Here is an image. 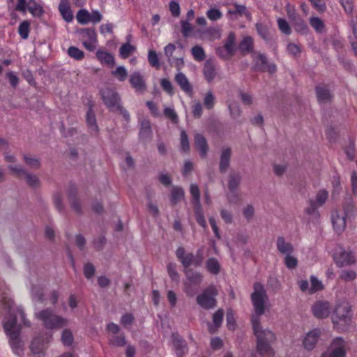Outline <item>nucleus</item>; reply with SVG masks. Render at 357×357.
<instances>
[{
  "instance_id": "f257e3e1",
  "label": "nucleus",
  "mask_w": 357,
  "mask_h": 357,
  "mask_svg": "<svg viewBox=\"0 0 357 357\" xmlns=\"http://www.w3.org/2000/svg\"><path fill=\"white\" fill-rule=\"evenodd\" d=\"M3 305L8 309V314L4 319L3 327L6 334L9 337V344L13 351L18 356L23 354V343L20 337L22 330L21 324H17L19 317L25 326H30L31 323L25 317L22 308L15 307L11 299L3 298Z\"/></svg>"
},
{
  "instance_id": "f03ea898",
  "label": "nucleus",
  "mask_w": 357,
  "mask_h": 357,
  "mask_svg": "<svg viewBox=\"0 0 357 357\" xmlns=\"http://www.w3.org/2000/svg\"><path fill=\"white\" fill-rule=\"evenodd\" d=\"M251 301L255 313L251 318L252 329L257 342L273 344L276 340L275 334L268 328H264L260 323V317L264 314L268 297L264 285L260 282H255Z\"/></svg>"
},
{
  "instance_id": "7ed1b4c3",
  "label": "nucleus",
  "mask_w": 357,
  "mask_h": 357,
  "mask_svg": "<svg viewBox=\"0 0 357 357\" xmlns=\"http://www.w3.org/2000/svg\"><path fill=\"white\" fill-rule=\"evenodd\" d=\"M36 319L42 321L43 326L47 329H60L68 325L67 319L54 313L50 308L44 309L35 313Z\"/></svg>"
},
{
  "instance_id": "20e7f679",
  "label": "nucleus",
  "mask_w": 357,
  "mask_h": 357,
  "mask_svg": "<svg viewBox=\"0 0 357 357\" xmlns=\"http://www.w3.org/2000/svg\"><path fill=\"white\" fill-rule=\"evenodd\" d=\"M332 320L337 331H344L348 328L351 322V313L347 304L336 305Z\"/></svg>"
},
{
  "instance_id": "39448f33",
  "label": "nucleus",
  "mask_w": 357,
  "mask_h": 357,
  "mask_svg": "<svg viewBox=\"0 0 357 357\" xmlns=\"http://www.w3.org/2000/svg\"><path fill=\"white\" fill-rule=\"evenodd\" d=\"M217 288L215 285L211 284L197 296V303L203 309H213L217 305Z\"/></svg>"
},
{
  "instance_id": "423d86ee",
  "label": "nucleus",
  "mask_w": 357,
  "mask_h": 357,
  "mask_svg": "<svg viewBox=\"0 0 357 357\" xmlns=\"http://www.w3.org/2000/svg\"><path fill=\"white\" fill-rule=\"evenodd\" d=\"M176 257L179 259L184 267V270L190 269L191 265L200 266L203 262V253L201 250H198L195 256L192 253L185 254V249L183 247H178L176 251Z\"/></svg>"
},
{
  "instance_id": "0eeeda50",
  "label": "nucleus",
  "mask_w": 357,
  "mask_h": 357,
  "mask_svg": "<svg viewBox=\"0 0 357 357\" xmlns=\"http://www.w3.org/2000/svg\"><path fill=\"white\" fill-rule=\"evenodd\" d=\"M347 342L342 337H337L333 340L328 349V357H345L348 349Z\"/></svg>"
},
{
  "instance_id": "6e6552de",
  "label": "nucleus",
  "mask_w": 357,
  "mask_h": 357,
  "mask_svg": "<svg viewBox=\"0 0 357 357\" xmlns=\"http://www.w3.org/2000/svg\"><path fill=\"white\" fill-rule=\"evenodd\" d=\"M102 100L110 111H114L120 105V97L114 90L106 88L100 91Z\"/></svg>"
},
{
  "instance_id": "1a4fd4ad",
  "label": "nucleus",
  "mask_w": 357,
  "mask_h": 357,
  "mask_svg": "<svg viewBox=\"0 0 357 357\" xmlns=\"http://www.w3.org/2000/svg\"><path fill=\"white\" fill-rule=\"evenodd\" d=\"M333 258L336 264L340 267L350 266L356 261L353 253L350 251L345 250L342 247H339L336 249Z\"/></svg>"
},
{
  "instance_id": "9d476101",
  "label": "nucleus",
  "mask_w": 357,
  "mask_h": 357,
  "mask_svg": "<svg viewBox=\"0 0 357 357\" xmlns=\"http://www.w3.org/2000/svg\"><path fill=\"white\" fill-rule=\"evenodd\" d=\"M313 315L317 319L328 317L331 312V305L326 301H317L312 306Z\"/></svg>"
},
{
  "instance_id": "9b49d317",
  "label": "nucleus",
  "mask_w": 357,
  "mask_h": 357,
  "mask_svg": "<svg viewBox=\"0 0 357 357\" xmlns=\"http://www.w3.org/2000/svg\"><path fill=\"white\" fill-rule=\"evenodd\" d=\"M129 83L137 93H143L146 90V79L139 71H135L130 75Z\"/></svg>"
},
{
  "instance_id": "f8f14e48",
  "label": "nucleus",
  "mask_w": 357,
  "mask_h": 357,
  "mask_svg": "<svg viewBox=\"0 0 357 357\" xmlns=\"http://www.w3.org/2000/svg\"><path fill=\"white\" fill-rule=\"evenodd\" d=\"M321 335V331L319 328H314L307 332L303 339V345L308 351L314 349Z\"/></svg>"
},
{
  "instance_id": "ddd939ff",
  "label": "nucleus",
  "mask_w": 357,
  "mask_h": 357,
  "mask_svg": "<svg viewBox=\"0 0 357 357\" xmlns=\"http://www.w3.org/2000/svg\"><path fill=\"white\" fill-rule=\"evenodd\" d=\"M172 338L177 357H183L188 350L186 341L177 333H173Z\"/></svg>"
},
{
  "instance_id": "4468645a",
  "label": "nucleus",
  "mask_w": 357,
  "mask_h": 357,
  "mask_svg": "<svg viewBox=\"0 0 357 357\" xmlns=\"http://www.w3.org/2000/svg\"><path fill=\"white\" fill-rule=\"evenodd\" d=\"M332 223L336 232H342L346 226V215L340 214L338 211H333L331 215Z\"/></svg>"
},
{
  "instance_id": "2eb2a0df",
  "label": "nucleus",
  "mask_w": 357,
  "mask_h": 357,
  "mask_svg": "<svg viewBox=\"0 0 357 357\" xmlns=\"http://www.w3.org/2000/svg\"><path fill=\"white\" fill-rule=\"evenodd\" d=\"M175 81L180 86L181 90L187 94L192 93V86L190 84L187 77L181 72H178L175 76Z\"/></svg>"
},
{
  "instance_id": "dca6fc26",
  "label": "nucleus",
  "mask_w": 357,
  "mask_h": 357,
  "mask_svg": "<svg viewBox=\"0 0 357 357\" xmlns=\"http://www.w3.org/2000/svg\"><path fill=\"white\" fill-rule=\"evenodd\" d=\"M271 343L256 342V351L261 357H273L275 351Z\"/></svg>"
},
{
  "instance_id": "f3484780",
  "label": "nucleus",
  "mask_w": 357,
  "mask_h": 357,
  "mask_svg": "<svg viewBox=\"0 0 357 357\" xmlns=\"http://www.w3.org/2000/svg\"><path fill=\"white\" fill-rule=\"evenodd\" d=\"M276 247L278 252L284 255L292 254L294 252L293 245L286 241L283 236H279L276 241Z\"/></svg>"
},
{
  "instance_id": "a211bd4d",
  "label": "nucleus",
  "mask_w": 357,
  "mask_h": 357,
  "mask_svg": "<svg viewBox=\"0 0 357 357\" xmlns=\"http://www.w3.org/2000/svg\"><path fill=\"white\" fill-rule=\"evenodd\" d=\"M231 155V150L230 148H223L220 155L219 169L222 173L226 172L229 164Z\"/></svg>"
},
{
  "instance_id": "6ab92c4d",
  "label": "nucleus",
  "mask_w": 357,
  "mask_h": 357,
  "mask_svg": "<svg viewBox=\"0 0 357 357\" xmlns=\"http://www.w3.org/2000/svg\"><path fill=\"white\" fill-rule=\"evenodd\" d=\"M195 144L199 150L200 156L204 158L208 153V146L206 138L201 134L197 133L195 135Z\"/></svg>"
},
{
  "instance_id": "aec40b11",
  "label": "nucleus",
  "mask_w": 357,
  "mask_h": 357,
  "mask_svg": "<svg viewBox=\"0 0 357 357\" xmlns=\"http://www.w3.org/2000/svg\"><path fill=\"white\" fill-rule=\"evenodd\" d=\"M316 94L320 103H326L331 101L333 96L326 86H318L316 87Z\"/></svg>"
},
{
  "instance_id": "412c9836",
  "label": "nucleus",
  "mask_w": 357,
  "mask_h": 357,
  "mask_svg": "<svg viewBox=\"0 0 357 357\" xmlns=\"http://www.w3.org/2000/svg\"><path fill=\"white\" fill-rule=\"evenodd\" d=\"M234 9H229L227 10V15H230V18L231 20L236 19L238 17H241L242 15L249 16L250 13L248 12L247 8L244 5L238 4L235 2L233 3Z\"/></svg>"
},
{
  "instance_id": "4be33fe9",
  "label": "nucleus",
  "mask_w": 357,
  "mask_h": 357,
  "mask_svg": "<svg viewBox=\"0 0 357 357\" xmlns=\"http://www.w3.org/2000/svg\"><path fill=\"white\" fill-rule=\"evenodd\" d=\"M139 136L140 139L144 142L149 141L151 139L152 130L151 123L149 120L144 119L141 122Z\"/></svg>"
},
{
  "instance_id": "5701e85b",
  "label": "nucleus",
  "mask_w": 357,
  "mask_h": 357,
  "mask_svg": "<svg viewBox=\"0 0 357 357\" xmlns=\"http://www.w3.org/2000/svg\"><path fill=\"white\" fill-rule=\"evenodd\" d=\"M59 10L66 22L73 21V14L67 0H61L59 5Z\"/></svg>"
},
{
  "instance_id": "b1692460",
  "label": "nucleus",
  "mask_w": 357,
  "mask_h": 357,
  "mask_svg": "<svg viewBox=\"0 0 357 357\" xmlns=\"http://www.w3.org/2000/svg\"><path fill=\"white\" fill-rule=\"evenodd\" d=\"M184 273L186 277L185 282H190L196 286H199L203 280V276L199 272L194 271L190 268L184 270Z\"/></svg>"
},
{
  "instance_id": "393cba45",
  "label": "nucleus",
  "mask_w": 357,
  "mask_h": 357,
  "mask_svg": "<svg viewBox=\"0 0 357 357\" xmlns=\"http://www.w3.org/2000/svg\"><path fill=\"white\" fill-rule=\"evenodd\" d=\"M96 56L102 64H106L110 68H112L115 64L114 57L113 55L106 51L100 50H98L96 52Z\"/></svg>"
},
{
  "instance_id": "a878e982",
  "label": "nucleus",
  "mask_w": 357,
  "mask_h": 357,
  "mask_svg": "<svg viewBox=\"0 0 357 357\" xmlns=\"http://www.w3.org/2000/svg\"><path fill=\"white\" fill-rule=\"evenodd\" d=\"M86 123L89 129L91 132H98L99 129L97 125L96 115L92 109L91 105L89 106L88 112L86 113Z\"/></svg>"
},
{
  "instance_id": "bb28decb",
  "label": "nucleus",
  "mask_w": 357,
  "mask_h": 357,
  "mask_svg": "<svg viewBox=\"0 0 357 357\" xmlns=\"http://www.w3.org/2000/svg\"><path fill=\"white\" fill-rule=\"evenodd\" d=\"M203 73L205 79L211 82L216 76L215 66L211 61H206L203 68Z\"/></svg>"
},
{
  "instance_id": "cd10ccee",
  "label": "nucleus",
  "mask_w": 357,
  "mask_h": 357,
  "mask_svg": "<svg viewBox=\"0 0 357 357\" xmlns=\"http://www.w3.org/2000/svg\"><path fill=\"white\" fill-rule=\"evenodd\" d=\"M224 316V311L222 309L218 310L213 315V324H210L208 330L211 333H213L216 331L217 328H219L222 322Z\"/></svg>"
},
{
  "instance_id": "c85d7f7f",
  "label": "nucleus",
  "mask_w": 357,
  "mask_h": 357,
  "mask_svg": "<svg viewBox=\"0 0 357 357\" xmlns=\"http://www.w3.org/2000/svg\"><path fill=\"white\" fill-rule=\"evenodd\" d=\"M185 196L184 190L182 188L178 186H174L171 190L170 194V203L174 206L181 201Z\"/></svg>"
},
{
  "instance_id": "c756f323",
  "label": "nucleus",
  "mask_w": 357,
  "mask_h": 357,
  "mask_svg": "<svg viewBox=\"0 0 357 357\" xmlns=\"http://www.w3.org/2000/svg\"><path fill=\"white\" fill-rule=\"evenodd\" d=\"M240 52L245 54L251 52L253 50V39L251 36H245L238 45Z\"/></svg>"
},
{
  "instance_id": "7c9ffc66",
  "label": "nucleus",
  "mask_w": 357,
  "mask_h": 357,
  "mask_svg": "<svg viewBox=\"0 0 357 357\" xmlns=\"http://www.w3.org/2000/svg\"><path fill=\"white\" fill-rule=\"evenodd\" d=\"M206 266L208 271L213 275L218 274L220 270V264L214 257H211L206 261Z\"/></svg>"
},
{
  "instance_id": "2f4dec72",
  "label": "nucleus",
  "mask_w": 357,
  "mask_h": 357,
  "mask_svg": "<svg viewBox=\"0 0 357 357\" xmlns=\"http://www.w3.org/2000/svg\"><path fill=\"white\" fill-rule=\"evenodd\" d=\"M27 8L33 16H40L44 12L43 7L35 0L27 1Z\"/></svg>"
},
{
  "instance_id": "473e14b6",
  "label": "nucleus",
  "mask_w": 357,
  "mask_h": 357,
  "mask_svg": "<svg viewBox=\"0 0 357 357\" xmlns=\"http://www.w3.org/2000/svg\"><path fill=\"white\" fill-rule=\"evenodd\" d=\"M240 174H231L229 176L228 188L231 192L236 191L241 183Z\"/></svg>"
},
{
  "instance_id": "72a5a7b5",
  "label": "nucleus",
  "mask_w": 357,
  "mask_h": 357,
  "mask_svg": "<svg viewBox=\"0 0 357 357\" xmlns=\"http://www.w3.org/2000/svg\"><path fill=\"white\" fill-rule=\"evenodd\" d=\"M68 197L71 204V207L77 213H81L82 207L79 199L76 197V190H72L68 192Z\"/></svg>"
},
{
  "instance_id": "f704fd0d",
  "label": "nucleus",
  "mask_w": 357,
  "mask_h": 357,
  "mask_svg": "<svg viewBox=\"0 0 357 357\" xmlns=\"http://www.w3.org/2000/svg\"><path fill=\"white\" fill-rule=\"evenodd\" d=\"M206 15L209 20L215 22L220 20L223 14L219 8L212 7L206 11Z\"/></svg>"
},
{
  "instance_id": "c9c22d12",
  "label": "nucleus",
  "mask_w": 357,
  "mask_h": 357,
  "mask_svg": "<svg viewBox=\"0 0 357 357\" xmlns=\"http://www.w3.org/2000/svg\"><path fill=\"white\" fill-rule=\"evenodd\" d=\"M30 31V22L28 20H24L21 22L18 27V33L20 37L26 40L29 37Z\"/></svg>"
},
{
  "instance_id": "e433bc0d",
  "label": "nucleus",
  "mask_w": 357,
  "mask_h": 357,
  "mask_svg": "<svg viewBox=\"0 0 357 357\" xmlns=\"http://www.w3.org/2000/svg\"><path fill=\"white\" fill-rule=\"evenodd\" d=\"M293 24L296 32L302 35H305L308 32V26L302 18L297 19L296 21L293 22Z\"/></svg>"
},
{
  "instance_id": "4c0bfd02",
  "label": "nucleus",
  "mask_w": 357,
  "mask_h": 357,
  "mask_svg": "<svg viewBox=\"0 0 357 357\" xmlns=\"http://www.w3.org/2000/svg\"><path fill=\"white\" fill-rule=\"evenodd\" d=\"M90 13L86 9H80L76 14V20L80 24L90 22Z\"/></svg>"
},
{
  "instance_id": "58836bf2",
  "label": "nucleus",
  "mask_w": 357,
  "mask_h": 357,
  "mask_svg": "<svg viewBox=\"0 0 357 357\" xmlns=\"http://www.w3.org/2000/svg\"><path fill=\"white\" fill-rule=\"evenodd\" d=\"M67 52L70 57L77 61H81L84 57V52L75 46L68 47Z\"/></svg>"
},
{
  "instance_id": "ea45409f",
  "label": "nucleus",
  "mask_w": 357,
  "mask_h": 357,
  "mask_svg": "<svg viewBox=\"0 0 357 357\" xmlns=\"http://www.w3.org/2000/svg\"><path fill=\"white\" fill-rule=\"evenodd\" d=\"M135 51V47L130 43H125L119 49V55L122 59H127Z\"/></svg>"
},
{
  "instance_id": "a19ab883",
  "label": "nucleus",
  "mask_w": 357,
  "mask_h": 357,
  "mask_svg": "<svg viewBox=\"0 0 357 357\" xmlns=\"http://www.w3.org/2000/svg\"><path fill=\"white\" fill-rule=\"evenodd\" d=\"M112 75L119 82H124L128 77L127 70L123 66H118L114 70L112 71Z\"/></svg>"
},
{
  "instance_id": "79ce46f5",
  "label": "nucleus",
  "mask_w": 357,
  "mask_h": 357,
  "mask_svg": "<svg viewBox=\"0 0 357 357\" xmlns=\"http://www.w3.org/2000/svg\"><path fill=\"white\" fill-rule=\"evenodd\" d=\"M195 214L197 223L203 228L206 227V222L201 207V204L195 205Z\"/></svg>"
},
{
  "instance_id": "37998d69",
  "label": "nucleus",
  "mask_w": 357,
  "mask_h": 357,
  "mask_svg": "<svg viewBox=\"0 0 357 357\" xmlns=\"http://www.w3.org/2000/svg\"><path fill=\"white\" fill-rule=\"evenodd\" d=\"M310 24L311 26L319 33H321L324 31L325 25L324 22L317 17H312L309 20Z\"/></svg>"
},
{
  "instance_id": "c03bdc74",
  "label": "nucleus",
  "mask_w": 357,
  "mask_h": 357,
  "mask_svg": "<svg viewBox=\"0 0 357 357\" xmlns=\"http://www.w3.org/2000/svg\"><path fill=\"white\" fill-rule=\"evenodd\" d=\"M311 287L310 288V293L313 294L317 291H321L324 289L322 282L318 280L314 275L310 276Z\"/></svg>"
},
{
  "instance_id": "a18cd8bd",
  "label": "nucleus",
  "mask_w": 357,
  "mask_h": 357,
  "mask_svg": "<svg viewBox=\"0 0 357 357\" xmlns=\"http://www.w3.org/2000/svg\"><path fill=\"white\" fill-rule=\"evenodd\" d=\"M235 42L236 35L234 32H230L225 41L224 46L233 54L235 52Z\"/></svg>"
},
{
  "instance_id": "49530a36",
  "label": "nucleus",
  "mask_w": 357,
  "mask_h": 357,
  "mask_svg": "<svg viewBox=\"0 0 357 357\" xmlns=\"http://www.w3.org/2000/svg\"><path fill=\"white\" fill-rule=\"evenodd\" d=\"M258 34L265 40L269 38V30L267 25L257 22L255 25Z\"/></svg>"
},
{
  "instance_id": "de8ad7c7",
  "label": "nucleus",
  "mask_w": 357,
  "mask_h": 357,
  "mask_svg": "<svg viewBox=\"0 0 357 357\" xmlns=\"http://www.w3.org/2000/svg\"><path fill=\"white\" fill-rule=\"evenodd\" d=\"M192 54L196 61H202L206 58V54L204 49L199 46H194L191 50Z\"/></svg>"
},
{
  "instance_id": "09e8293b",
  "label": "nucleus",
  "mask_w": 357,
  "mask_h": 357,
  "mask_svg": "<svg viewBox=\"0 0 357 357\" xmlns=\"http://www.w3.org/2000/svg\"><path fill=\"white\" fill-rule=\"evenodd\" d=\"M193 30L192 25L188 20L181 21V31L183 37L188 38L191 35Z\"/></svg>"
},
{
  "instance_id": "8fccbe9b",
  "label": "nucleus",
  "mask_w": 357,
  "mask_h": 357,
  "mask_svg": "<svg viewBox=\"0 0 357 357\" xmlns=\"http://www.w3.org/2000/svg\"><path fill=\"white\" fill-rule=\"evenodd\" d=\"M190 192L193 199V203L195 205L201 204L200 202V191L197 184H191L190 187Z\"/></svg>"
},
{
  "instance_id": "3c124183",
  "label": "nucleus",
  "mask_w": 357,
  "mask_h": 357,
  "mask_svg": "<svg viewBox=\"0 0 357 357\" xmlns=\"http://www.w3.org/2000/svg\"><path fill=\"white\" fill-rule=\"evenodd\" d=\"M73 335L69 329H65L61 334V342L65 346L70 347L73 342Z\"/></svg>"
},
{
  "instance_id": "603ef678",
  "label": "nucleus",
  "mask_w": 357,
  "mask_h": 357,
  "mask_svg": "<svg viewBox=\"0 0 357 357\" xmlns=\"http://www.w3.org/2000/svg\"><path fill=\"white\" fill-rule=\"evenodd\" d=\"M24 160L26 164L31 168L38 169L40 167V162L38 158L31 155H24Z\"/></svg>"
},
{
  "instance_id": "864d4df0",
  "label": "nucleus",
  "mask_w": 357,
  "mask_h": 357,
  "mask_svg": "<svg viewBox=\"0 0 357 357\" xmlns=\"http://www.w3.org/2000/svg\"><path fill=\"white\" fill-rule=\"evenodd\" d=\"M278 26L281 32L284 34L289 36L291 33V29L285 19L278 18L277 20Z\"/></svg>"
},
{
  "instance_id": "5fc2aeb1",
  "label": "nucleus",
  "mask_w": 357,
  "mask_h": 357,
  "mask_svg": "<svg viewBox=\"0 0 357 357\" xmlns=\"http://www.w3.org/2000/svg\"><path fill=\"white\" fill-rule=\"evenodd\" d=\"M32 299L36 301L43 302L44 301V294L43 289L36 286H33L31 290Z\"/></svg>"
},
{
  "instance_id": "6e6d98bb",
  "label": "nucleus",
  "mask_w": 357,
  "mask_h": 357,
  "mask_svg": "<svg viewBox=\"0 0 357 357\" xmlns=\"http://www.w3.org/2000/svg\"><path fill=\"white\" fill-rule=\"evenodd\" d=\"M328 197V192L325 190H320L317 195L316 198L314 200L317 205L319 207L321 206L327 200Z\"/></svg>"
},
{
  "instance_id": "4d7b16f0",
  "label": "nucleus",
  "mask_w": 357,
  "mask_h": 357,
  "mask_svg": "<svg viewBox=\"0 0 357 357\" xmlns=\"http://www.w3.org/2000/svg\"><path fill=\"white\" fill-rule=\"evenodd\" d=\"M24 176L26 179V183L30 186H31L33 188H36V187L39 186L40 180L37 176L31 174L29 173L28 172H26Z\"/></svg>"
},
{
  "instance_id": "13d9d810",
  "label": "nucleus",
  "mask_w": 357,
  "mask_h": 357,
  "mask_svg": "<svg viewBox=\"0 0 357 357\" xmlns=\"http://www.w3.org/2000/svg\"><path fill=\"white\" fill-rule=\"evenodd\" d=\"M81 33L82 35L83 40H96L97 39V35L94 29L88 28L82 29L81 30Z\"/></svg>"
},
{
  "instance_id": "bf43d9fd",
  "label": "nucleus",
  "mask_w": 357,
  "mask_h": 357,
  "mask_svg": "<svg viewBox=\"0 0 357 357\" xmlns=\"http://www.w3.org/2000/svg\"><path fill=\"white\" fill-rule=\"evenodd\" d=\"M167 272L171 278V279L174 281L178 282L179 281V275L176 271V265L174 263H169L167 265Z\"/></svg>"
},
{
  "instance_id": "052dcab7",
  "label": "nucleus",
  "mask_w": 357,
  "mask_h": 357,
  "mask_svg": "<svg viewBox=\"0 0 357 357\" xmlns=\"http://www.w3.org/2000/svg\"><path fill=\"white\" fill-rule=\"evenodd\" d=\"M284 262L289 269H294L298 266V260L292 254L285 255Z\"/></svg>"
},
{
  "instance_id": "680f3d73",
  "label": "nucleus",
  "mask_w": 357,
  "mask_h": 357,
  "mask_svg": "<svg viewBox=\"0 0 357 357\" xmlns=\"http://www.w3.org/2000/svg\"><path fill=\"white\" fill-rule=\"evenodd\" d=\"M310 206L306 208L305 211L306 213L314 217V218H319V213L317 211V208L319 207L318 205L316 204L314 201L313 199H310L309 201Z\"/></svg>"
},
{
  "instance_id": "e2e57ef3",
  "label": "nucleus",
  "mask_w": 357,
  "mask_h": 357,
  "mask_svg": "<svg viewBox=\"0 0 357 357\" xmlns=\"http://www.w3.org/2000/svg\"><path fill=\"white\" fill-rule=\"evenodd\" d=\"M215 96L211 91H208L206 93L204 98V106L208 109H211L215 105Z\"/></svg>"
},
{
  "instance_id": "0e129e2a",
  "label": "nucleus",
  "mask_w": 357,
  "mask_h": 357,
  "mask_svg": "<svg viewBox=\"0 0 357 357\" xmlns=\"http://www.w3.org/2000/svg\"><path fill=\"white\" fill-rule=\"evenodd\" d=\"M228 107L230 111V114L233 119H236L241 116V110L237 103H231L228 105Z\"/></svg>"
},
{
  "instance_id": "69168bd1",
  "label": "nucleus",
  "mask_w": 357,
  "mask_h": 357,
  "mask_svg": "<svg viewBox=\"0 0 357 357\" xmlns=\"http://www.w3.org/2000/svg\"><path fill=\"white\" fill-rule=\"evenodd\" d=\"M148 60L151 66L157 67V68H158L160 66L158 56L155 51H154V50L149 51Z\"/></svg>"
},
{
  "instance_id": "338daca9",
  "label": "nucleus",
  "mask_w": 357,
  "mask_h": 357,
  "mask_svg": "<svg viewBox=\"0 0 357 357\" xmlns=\"http://www.w3.org/2000/svg\"><path fill=\"white\" fill-rule=\"evenodd\" d=\"M356 278V273L353 270H343L340 278L344 281H352Z\"/></svg>"
},
{
  "instance_id": "774afa93",
  "label": "nucleus",
  "mask_w": 357,
  "mask_h": 357,
  "mask_svg": "<svg viewBox=\"0 0 357 357\" xmlns=\"http://www.w3.org/2000/svg\"><path fill=\"white\" fill-rule=\"evenodd\" d=\"M109 343L113 346L123 347L126 341L123 335H114L110 338Z\"/></svg>"
}]
</instances>
